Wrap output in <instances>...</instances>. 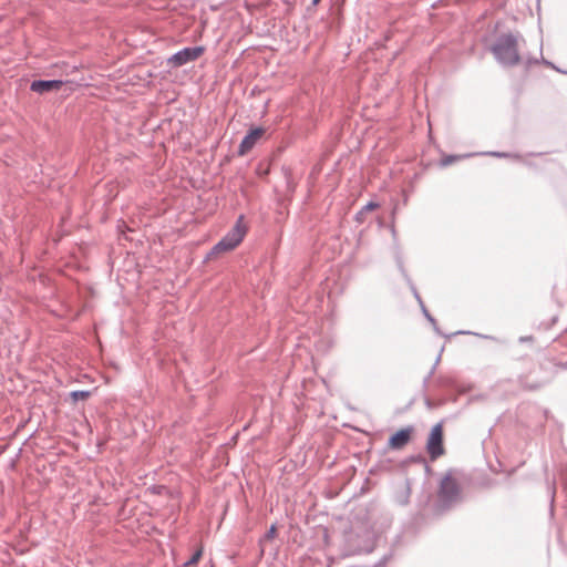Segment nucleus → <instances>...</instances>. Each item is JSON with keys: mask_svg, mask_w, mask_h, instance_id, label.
Here are the masks:
<instances>
[{"mask_svg": "<svg viewBox=\"0 0 567 567\" xmlns=\"http://www.w3.org/2000/svg\"><path fill=\"white\" fill-rule=\"evenodd\" d=\"M524 42L525 40L518 33H503L496 38L489 51L498 64L504 68H512L522 61L519 51Z\"/></svg>", "mask_w": 567, "mask_h": 567, "instance_id": "obj_1", "label": "nucleus"}, {"mask_svg": "<svg viewBox=\"0 0 567 567\" xmlns=\"http://www.w3.org/2000/svg\"><path fill=\"white\" fill-rule=\"evenodd\" d=\"M375 547V535L372 529L363 527L359 532H351L346 538V555L370 554Z\"/></svg>", "mask_w": 567, "mask_h": 567, "instance_id": "obj_2", "label": "nucleus"}, {"mask_svg": "<svg viewBox=\"0 0 567 567\" xmlns=\"http://www.w3.org/2000/svg\"><path fill=\"white\" fill-rule=\"evenodd\" d=\"M243 220L244 216L240 215L234 227L212 248L209 255L230 251L243 241L246 234V227Z\"/></svg>", "mask_w": 567, "mask_h": 567, "instance_id": "obj_3", "label": "nucleus"}, {"mask_svg": "<svg viewBox=\"0 0 567 567\" xmlns=\"http://www.w3.org/2000/svg\"><path fill=\"white\" fill-rule=\"evenodd\" d=\"M460 488L457 482L450 475H446L440 485L439 501L443 508H449L458 499Z\"/></svg>", "mask_w": 567, "mask_h": 567, "instance_id": "obj_4", "label": "nucleus"}, {"mask_svg": "<svg viewBox=\"0 0 567 567\" xmlns=\"http://www.w3.org/2000/svg\"><path fill=\"white\" fill-rule=\"evenodd\" d=\"M426 451L432 461L439 458L444 454L443 446V425L442 423L435 424L429 434L426 442Z\"/></svg>", "mask_w": 567, "mask_h": 567, "instance_id": "obj_5", "label": "nucleus"}, {"mask_svg": "<svg viewBox=\"0 0 567 567\" xmlns=\"http://www.w3.org/2000/svg\"><path fill=\"white\" fill-rule=\"evenodd\" d=\"M205 51V48L187 47L174 53L168 60V64L173 68L183 66L189 62L197 60Z\"/></svg>", "mask_w": 567, "mask_h": 567, "instance_id": "obj_6", "label": "nucleus"}, {"mask_svg": "<svg viewBox=\"0 0 567 567\" xmlns=\"http://www.w3.org/2000/svg\"><path fill=\"white\" fill-rule=\"evenodd\" d=\"M265 130L262 127L251 128L243 138L239 144L238 154L245 155L249 152L255 145L256 142L262 136Z\"/></svg>", "mask_w": 567, "mask_h": 567, "instance_id": "obj_7", "label": "nucleus"}, {"mask_svg": "<svg viewBox=\"0 0 567 567\" xmlns=\"http://www.w3.org/2000/svg\"><path fill=\"white\" fill-rule=\"evenodd\" d=\"M413 429L411 426L401 429L392 434L388 441V445L392 450H400L404 447L411 440Z\"/></svg>", "mask_w": 567, "mask_h": 567, "instance_id": "obj_8", "label": "nucleus"}, {"mask_svg": "<svg viewBox=\"0 0 567 567\" xmlns=\"http://www.w3.org/2000/svg\"><path fill=\"white\" fill-rule=\"evenodd\" d=\"M62 80H34L31 82L30 90L32 92L43 94L51 91H56L63 85Z\"/></svg>", "mask_w": 567, "mask_h": 567, "instance_id": "obj_9", "label": "nucleus"}, {"mask_svg": "<svg viewBox=\"0 0 567 567\" xmlns=\"http://www.w3.org/2000/svg\"><path fill=\"white\" fill-rule=\"evenodd\" d=\"M396 264H398V267L401 271V274L404 276V278L406 279L415 299L417 300V302L420 303L421 307H423V301L416 290V287L414 286V284L412 282V280L410 279V277L408 276L406 271H405V268L403 266V260H402V257L400 255L396 256Z\"/></svg>", "mask_w": 567, "mask_h": 567, "instance_id": "obj_10", "label": "nucleus"}, {"mask_svg": "<svg viewBox=\"0 0 567 567\" xmlns=\"http://www.w3.org/2000/svg\"><path fill=\"white\" fill-rule=\"evenodd\" d=\"M90 391H85V390H81V391H72L70 393V396L71 399L74 401V402H78L80 400H85L90 396Z\"/></svg>", "mask_w": 567, "mask_h": 567, "instance_id": "obj_11", "label": "nucleus"}, {"mask_svg": "<svg viewBox=\"0 0 567 567\" xmlns=\"http://www.w3.org/2000/svg\"><path fill=\"white\" fill-rule=\"evenodd\" d=\"M202 555H203V549H197L192 555V557L183 564V566L184 567H190V566L197 564V561L200 559Z\"/></svg>", "mask_w": 567, "mask_h": 567, "instance_id": "obj_12", "label": "nucleus"}, {"mask_svg": "<svg viewBox=\"0 0 567 567\" xmlns=\"http://www.w3.org/2000/svg\"><path fill=\"white\" fill-rule=\"evenodd\" d=\"M422 309V312L424 315V317L429 320V322L433 326L434 330L441 334L440 330H439V327H437V322L436 320L432 317V315L427 311V309L425 308V306L423 305V307H421Z\"/></svg>", "mask_w": 567, "mask_h": 567, "instance_id": "obj_13", "label": "nucleus"}, {"mask_svg": "<svg viewBox=\"0 0 567 567\" xmlns=\"http://www.w3.org/2000/svg\"><path fill=\"white\" fill-rule=\"evenodd\" d=\"M379 207L378 203L369 202L367 205H364L361 210L357 214V218L361 219V216L370 210H373Z\"/></svg>", "mask_w": 567, "mask_h": 567, "instance_id": "obj_14", "label": "nucleus"}, {"mask_svg": "<svg viewBox=\"0 0 567 567\" xmlns=\"http://www.w3.org/2000/svg\"><path fill=\"white\" fill-rule=\"evenodd\" d=\"M468 155H464V157H467ZM460 158H463V156H457V155H447L445 157H443L441 159V165L442 166H449L451 165L452 163H454L455 161L460 159Z\"/></svg>", "mask_w": 567, "mask_h": 567, "instance_id": "obj_15", "label": "nucleus"}, {"mask_svg": "<svg viewBox=\"0 0 567 567\" xmlns=\"http://www.w3.org/2000/svg\"><path fill=\"white\" fill-rule=\"evenodd\" d=\"M276 526L275 525H271L269 527V529L267 530V533L262 536V538L260 539V542H265V540H270L275 537L276 535Z\"/></svg>", "mask_w": 567, "mask_h": 567, "instance_id": "obj_16", "label": "nucleus"}, {"mask_svg": "<svg viewBox=\"0 0 567 567\" xmlns=\"http://www.w3.org/2000/svg\"><path fill=\"white\" fill-rule=\"evenodd\" d=\"M440 359H441V355H439V357L436 358L435 363H434V364H433V367L431 368V370H430L429 374L424 378V381H423V384H424V385H426V384H427L429 380H430V379L432 378V375L434 374L435 369H436V365H437V363H439Z\"/></svg>", "mask_w": 567, "mask_h": 567, "instance_id": "obj_17", "label": "nucleus"}, {"mask_svg": "<svg viewBox=\"0 0 567 567\" xmlns=\"http://www.w3.org/2000/svg\"><path fill=\"white\" fill-rule=\"evenodd\" d=\"M549 494H550V513L554 512V501H555V484L553 483L549 487Z\"/></svg>", "mask_w": 567, "mask_h": 567, "instance_id": "obj_18", "label": "nucleus"}, {"mask_svg": "<svg viewBox=\"0 0 567 567\" xmlns=\"http://www.w3.org/2000/svg\"><path fill=\"white\" fill-rule=\"evenodd\" d=\"M485 155H491V156H495V157H508L509 154L507 153H503V152H487V153H484Z\"/></svg>", "mask_w": 567, "mask_h": 567, "instance_id": "obj_19", "label": "nucleus"}, {"mask_svg": "<svg viewBox=\"0 0 567 567\" xmlns=\"http://www.w3.org/2000/svg\"><path fill=\"white\" fill-rule=\"evenodd\" d=\"M525 388L528 390H536L539 388V385L529 384V385H525Z\"/></svg>", "mask_w": 567, "mask_h": 567, "instance_id": "obj_20", "label": "nucleus"}, {"mask_svg": "<svg viewBox=\"0 0 567 567\" xmlns=\"http://www.w3.org/2000/svg\"><path fill=\"white\" fill-rule=\"evenodd\" d=\"M457 333H461V334H468L470 332H468V331H458Z\"/></svg>", "mask_w": 567, "mask_h": 567, "instance_id": "obj_21", "label": "nucleus"}, {"mask_svg": "<svg viewBox=\"0 0 567 567\" xmlns=\"http://www.w3.org/2000/svg\"><path fill=\"white\" fill-rule=\"evenodd\" d=\"M530 63H537V60H528V64Z\"/></svg>", "mask_w": 567, "mask_h": 567, "instance_id": "obj_22", "label": "nucleus"}, {"mask_svg": "<svg viewBox=\"0 0 567 567\" xmlns=\"http://www.w3.org/2000/svg\"><path fill=\"white\" fill-rule=\"evenodd\" d=\"M320 0H312V4L316 6Z\"/></svg>", "mask_w": 567, "mask_h": 567, "instance_id": "obj_23", "label": "nucleus"}]
</instances>
